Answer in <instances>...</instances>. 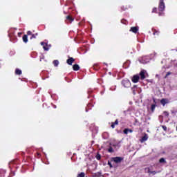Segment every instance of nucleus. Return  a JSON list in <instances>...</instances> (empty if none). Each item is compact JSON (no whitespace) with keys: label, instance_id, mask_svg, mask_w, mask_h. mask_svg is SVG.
<instances>
[{"label":"nucleus","instance_id":"nucleus-8","mask_svg":"<svg viewBox=\"0 0 177 177\" xmlns=\"http://www.w3.org/2000/svg\"><path fill=\"white\" fill-rule=\"evenodd\" d=\"M147 139H149V136H147V134H145V136L140 140L141 143H143V142H146Z\"/></svg>","mask_w":177,"mask_h":177},{"label":"nucleus","instance_id":"nucleus-23","mask_svg":"<svg viewBox=\"0 0 177 177\" xmlns=\"http://www.w3.org/2000/svg\"><path fill=\"white\" fill-rule=\"evenodd\" d=\"M152 12L154 13V12H157V8H153Z\"/></svg>","mask_w":177,"mask_h":177},{"label":"nucleus","instance_id":"nucleus-19","mask_svg":"<svg viewBox=\"0 0 177 177\" xmlns=\"http://www.w3.org/2000/svg\"><path fill=\"white\" fill-rule=\"evenodd\" d=\"M160 162L162 163V162H165V159H164V158H162L160 159Z\"/></svg>","mask_w":177,"mask_h":177},{"label":"nucleus","instance_id":"nucleus-11","mask_svg":"<svg viewBox=\"0 0 177 177\" xmlns=\"http://www.w3.org/2000/svg\"><path fill=\"white\" fill-rule=\"evenodd\" d=\"M41 45H42L44 50H49V47H48V45L45 44V43L41 42Z\"/></svg>","mask_w":177,"mask_h":177},{"label":"nucleus","instance_id":"nucleus-20","mask_svg":"<svg viewBox=\"0 0 177 177\" xmlns=\"http://www.w3.org/2000/svg\"><path fill=\"white\" fill-rule=\"evenodd\" d=\"M109 153H113V151H114V150L113 149V148H109Z\"/></svg>","mask_w":177,"mask_h":177},{"label":"nucleus","instance_id":"nucleus-3","mask_svg":"<svg viewBox=\"0 0 177 177\" xmlns=\"http://www.w3.org/2000/svg\"><path fill=\"white\" fill-rule=\"evenodd\" d=\"M140 77L141 80H145V78L147 77V72H146V71H142L140 73Z\"/></svg>","mask_w":177,"mask_h":177},{"label":"nucleus","instance_id":"nucleus-22","mask_svg":"<svg viewBox=\"0 0 177 177\" xmlns=\"http://www.w3.org/2000/svg\"><path fill=\"white\" fill-rule=\"evenodd\" d=\"M162 129H164V131H167V127L162 126Z\"/></svg>","mask_w":177,"mask_h":177},{"label":"nucleus","instance_id":"nucleus-25","mask_svg":"<svg viewBox=\"0 0 177 177\" xmlns=\"http://www.w3.org/2000/svg\"><path fill=\"white\" fill-rule=\"evenodd\" d=\"M115 125H118V120H115Z\"/></svg>","mask_w":177,"mask_h":177},{"label":"nucleus","instance_id":"nucleus-17","mask_svg":"<svg viewBox=\"0 0 177 177\" xmlns=\"http://www.w3.org/2000/svg\"><path fill=\"white\" fill-rule=\"evenodd\" d=\"M77 177H85V173L82 172L77 175Z\"/></svg>","mask_w":177,"mask_h":177},{"label":"nucleus","instance_id":"nucleus-21","mask_svg":"<svg viewBox=\"0 0 177 177\" xmlns=\"http://www.w3.org/2000/svg\"><path fill=\"white\" fill-rule=\"evenodd\" d=\"M154 109H156V105H152V106H151V110H152V111H154Z\"/></svg>","mask_w":177,"mask_h":177},{"label":"nucleus","instance_id":"nucleus-10","mask_svg":"<svg viewBox=\"0 0 177 177\" xmlns=\"http://www.w3.org/2000/svg\"><path fill=\"white\" fill-rule=\"evenodd\" d=\"M73 62H74V58H73V57H71L68 59H67V63L70 66H71L73 64Z\"/></svg>","mask_w":177,"mask_h":177},{"label":"nucleus","instance_id":"nucleus-26","mask_svg":"<svg viewBox=\"0 0 177 177\" xmlns=\"http://www.w3.org/2000/svg\"><path fill=\"white\" fill-rule=\"evenodd\" d=\"M27 34L28 35H31V31H28Z\"/></svg>","mask_w":177,"mask_h":177},{"label":"nucleus","instance_id":"nucleus-5","mask_svg":"<svg viewBox=\"0 0 177 177\" xmlns=\"http://www.w3.org/2000/svg\"><path fill=\"white\" fill-rule=\"evenodd\" d=\"M165 9V4H164V0H160L159 10L162 11Z\"/></svg>","mask_w":177,"mask_h":177},{"label":"nucleus","instance_id":"nucleus-9","mask_svg":"<svg viewBox=\"0 0 177 177\" xmlns=\"http://www.w3.org/2000/svg\"><path fill=\"white\" fill-rule=\"evenodd\" d=\"M139 30V28L138 27H131L130 29V31H132V32H134L136 34V32H138V31Z\"/></svg>","mask_w":177,"mask_h":177},{"label":"nucleus","instance_id":"nucleus-16","mask_svg":"<svg viewBox=\"0 0 177 177\" xmlns=\"http://www.w3.org/2000/svg\"><path fill=\"white\" fill-rule=\"evenodd\" d=\"M15 73L20 75V74H21V71L20 69H16Z\"/></svg>","mask_w":177,"mask_h":177},{"label":"nucleus","instance_id":"nucleus-29","mask_svg":"<svg viewBox=\"0 0 177 177\" xmlns=\"http://www.w3.org/2000/svg\"><path fill=\"white\" fill-rule=\"evenodd\" d=\"M171 75V73H167V74L166 75V77H168V75Z\"/></svg>","mask_w":177,"mask_h":177},{"label":"nucleus","instance_id":"nucleus-2","mask_svg":"<svg viewBox=\"0 0 177 177\" xmlns=\"http://www.w3.org/2000/svg\"><path fill=\"white\" fill-rule=\"evenodd\" d=\"M145 171H146V172H147V174H149V175H153V176H154V175H156V174H158L160 172V171H151L150 169V168H149V167L146 168Z\"/></svg>","mask_w":177,"mask_h":177},{"label":"nucleus","instance_id":"nucleus-18","mask_svg":"<svg viewBox=\"0 0 177 177\" xmlns=\"http://www.w3.org/2000/svg\"><path fill=\"white\" fill-rule=\"evenodd\" d=\"M66 19H67L68 20H71V21H73L74 20V19L71 18V17H70V16H68V17H66Z\"/></svg>","mask_w":177,"mask_h":177},{"label":"nucleus","instance_id":"nucleus-27","mask_svg":"<svg viewBox=\"0 0 177 177\" xmlns=\"http://www.w3.org/2000/svg\"><path fill=\"white\" fill-rule=\"evenodd\" d=\"M109 165H110L111 168L113 167V165H111V163H110V162H108Z\"/></svg>","mask_w":177,"mask_h":177},{"label":"nucleus","instance_id":"nucleus-6","mask_svg":"<svg viewBox=\"0 0 177 177\" xmlns=\"http://www.w3.org/2000/svg\"><path fill=\"white\" fill-rule=\"evenodd\" d=\"M132 81L134 84H136V82L139 81V75H134L132 78Z\"/></svg>","mask_w":177,"mask_h":177},{"label":"nucleus","instance_id":"nucleus-24","mask_svg":"<svg viewBox=\"0 0 177 177\" xmlns=\"http://www.w3.org/2000/svg\"><path fill=\"white\" fill-rule=\"evenodd\" d=\"M32 38H35V35H32V37H30V39H32Z\"/></svg>","mask_w":177,"mask_h":177},{"label":"nucleus","instance_id":"nucleus-7","mask_svg":"<svg viewBox=\"0 0 177 177\" xmlns=\"http://www.w3.org/2000/svg\"><path fill=\"white\" fill-rule=\"evenodd\" d=\"M160 103H161V104H162V106H165V104H167V103H169V101L168 100V99H162L160 100Z\"/></svg>","mask_w":177,"mask_h":177},{"label":"nucleus","instance_id":"nucleus-4","mask_svg":"<svg viewBox=\"0 0 177 177\" xmlns=\"http://www.w3.org/2000/svg\"><path fill=\"white\" fill-rule=\"evenodd\" d=\"M122 84L124 85V88H129V86H131V82H129L128 80H123Z\"/></svg>","mask_w":177,"mask_h":177},{"label":"nucleus","instance_id":"nucleus-12","mask_svg":"<svg viewBox=\"0 0 177 177\" xmlns=\"http://www.w3.org/2000/svg\"><path fill=\"white\" fill-rule=\"evenodd\" d=\"M128 132H130V133H132L133 131H132V129H125L124 130V133H125L126 135H128Z\"/></svg>","mask_w":177,"mask_h":177},{"label":"nucleus","instance_id":"nucleus-14","mask_svg":"<svg viewBox=\"0 0 177 177\" xmlns=\"http://www.w3.org/2000/svg\"><path fill=\"white\" fill-rule=\"evenodd\" d=\"M23 41L26 44V42H28V39L27 37V35H24L23 37Z\"/></svg>","mask_w":177,"mask_h":177},{"label":"nucleus","instance_id":"nucleus-13","mask_svg":"<svg viewBox=\"0 0 177 177\" xmlns=\"http://www.w3.org/2000/svg\"><path fill=\"white\" fill-rule=\"evenodd\" d=\"M73 70L75 71H78V70H80V66L78 64L73 65Z\"/></svg>","mask_w":177,"mask_h":177},{"label":"nucleus","instance_id":"nucleus-30","mask_svg":"<svg viewBox=\"0 0 177 177\" xmlns=\"http://www.w3.org/2000/svg\"><path fill=\"white\" fill-rule=\"evenodd\" d=\"M111 128H114V124H111Z\"/></svg>","mask_w":177,"mask_h":177},{"label":"nucleus","instance_id":"nucleus-1","mask_svg":"<svg viewBox=\"0 0 177 177\" xmlns=\"http://www.w3.org/2000/svg\"><path fill=\"white\" fill-rule=\"evenodd\" d=\"M123 160L124 158L121 157L112 158V161H114V162H115L116 164H120V162H121V161H122Z\"/></svg>","mask_w":177,"mask_h":177},{"label":"nucleus","instance_id":"nucleus-15","mask_svg":"<svg viewBox=\"0 0 177 177\" xmlns=\"http://www.w3.org/2000/svg\"><path fill=\"white\" fill-rule=\"evenodd\" d=\"M53 64L55 67H57V66H59V61L58 60H55L53 62Z\"/></svg>","mask_w":177,"mask_h":177},{"label":"nucleus","instance_id":"nucleus-28","mask_svg":"<svg viewBox=\"0 0 177 177\" xmlns=\"http://www.w3.org/2000/svg\"><path fill=\"white\" fill-rule=\"evenodd\" d=\"M97 160H100V156H97Z\"/></svg>","mask_w":177,"mask_h":177}]
</instances>
